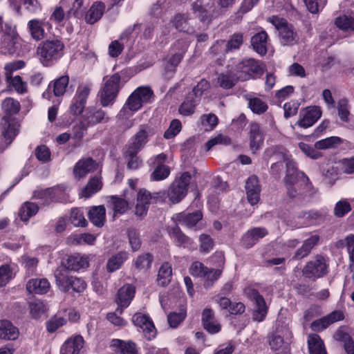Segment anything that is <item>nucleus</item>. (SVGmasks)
Returning <instances> with one entry per match:
<instances>
[{"mask_svg": "<svg viewBox=\"0 0 354 354\" xmlns=\"http://www.w3.org/2000/svg\"><path fill=\"white\" fill-rule=\"evenodd\" d=\"M64 44L58 39L41 41L37 48L40 63L46 67L53 66L64 55Z\"/></svg>", "mask_w": 354, "mask_h": 354, "instance_id": "nucleus-1", "label": "nucleus"}, {"mask_svg": "<svg viewBox=\"0 0 354 354\" xmlns=\"http://www.w3.org/2000/svg\"><path fill=\"white\" fill-rule=\"evenodd\" d=\"M152 95L153 91L149 87L137 88L128 97L117 118L120 120L129 118L133 113L138 111L144 103L149 102Z\"/></svg>", "mask_w": 354, "mask_h": 354, "instance_id": "nucleus-2", "label": "nucleus"}, {"mask_svg": "<svg viewBox=\"0 0 354 354\" xmlns=\"http://www.w3.org/2000/svg\"><path fill=\"white\" fill-rule=\"evenodd\" d=\"M104 84L98 93V97L102 106L112 105L118 95L121 88V77L116 73L111 76L104 77Z\"/></svg>", "mask_w": 354, "mask_h": 354, "instance_id": "nucleus-3", "label": "nucleus"}, {"mask_svg": "<svg viewBox=\"0 0 354 354\" xmlns=\"http://www.w3.org/2000/svg\"><path fill=\"white\" fill-rule=\"evenodd\" d=\"M268 21L278 30L279 42L281 45L292 46L298 44L300 39L298 32L285 19L272 16L269 17Z\"/></svg>", "mask_w": 354, "mask_h": 354, "instance_id": "nucleus-4", "label": "nucleus"}, {"mask_svg": "<svg viewBox=\"0 0 354 354\" xmlns=\"http://www.w3.org/2000/svg\"><path fill=\"white\" fill-rule=\"evenodd\" d=\"M291 337L292 333L289 328H277L268 337L269 345L275 354H288Z\"/></svg>", "mask_w": 354, "mask_h": 354, "instance_id": "nucleus-5", "label": "nucleus"}, {"mask_svg": "<svg viewBox=\"0 0 354 354\" xmlns=\"http://www.w3.org/2000/svg\"><path fill=\"white\" fill-rule=\"evenodd\" d=\"M192 179L189 172H183L171 184L168 198L174 203H179L187 194V187Z\"/></svg>", "mask_w": 354, "mask_h": 354, "instance_id": "nucleus-6", "label": "nucleus"}, {"mask_svg": "<svg viewBox=\"0 0 354 354\" xmlns=\"http://www.w3.org/2000/svg\"><path fill=\"white\" fill-rule=\"evenodd\" d=\"M192 8L195 16L205 24L206 27L217 15L212 0H196L192 3Z\"/></svg>", "mask_w": 354, "mask_h": 354, "instance_id": "nucleus-7", "label": "nucleus"}, {"mask_svg": "<svg viewBox=\"0 0 354 354\" xmlns=\"http://www.w3.org/2000/svg\"><path fill=\"white\" fill-rule=\"evenodd\" d=\"M1 136H0V152H2L13 141L19 131V124L10 120L7 116L1 122Z\"/></svg>", "mask_w": 354, "mask_h": 354, "instance_id": "nucleus-8", "label": "nucleus"}, {"mask_svg": "<svg viewBox=\"0 0 354 354\" xmlns=\"http://www.w3.org/2000/svg\"><path fill=\"white\" fill-rule=\"evenodd\" d=\"M303 274L309 279H315L322 277L328 272V266L325 258L319 254L308 261L302 270Z\"/></svg>", "mask_w": 354, "mask_h": 354, "instance_id": "nucleus-9", "label": "nucleus"}, {"mask_svg": "<svg viewBox=\"0 0 354 354\" xmlns=\"http://www.w3.org/2000/svg\"><path fill=\"white\" fill-rule=\"evenodd\" d=\"M263 71L258 61L249 58L243 59L238 64L236 73L239 80L245 81L254 78L255 75H261Z\"/></svg>", "mask_w": 354, "mask_h": 354, "instance_id": "nucleus-10", "label": "nucleus"}, {"mask_svg": "<svg viewBox=\"0 0 354 354\" xmlns=\"http://www.w3.org/2000/svg\"><path fill=\"white\" fill-rule=\"evenodd\" d=\"M246 294L248 297L255 304V309L252 313L253 320L262 322L268 313V307L263 297L255 289H249Z\"/></svg>", "mask_w": 354, "mask_h": 354, "instance_id": "nucleus-11", "label": "nucleus"}, {"mask_svg": "<svg viewBox=\"0 0 354 354\" xmlns=\"http://www.w3.org/2000/svg\"><path fill=\"white\" fill-rule=\"evenodd\" d=\"M153 134V129L147 125H142L139 131L129 140L127 147L140 151Z\"/></svg>", "mask_w": 354, "mask_h": 354, "instance_id": "nucleus-12", "label": "nucleus"}, {"mask_svg": "<svg viewBox=\"0 0 354 354\" xmlns=\"http://www.w3.org/2000/svg\"><path fill=\"white\" fill-rule=\"evenodd\" d=\"M132 322L135 326L142 329L144 335L148 340L156 337V329L149 316L137 313L133 316Z\"/></svg>", "mask_w": 354, "mask_h": 354, "instance_id": "nucleus-13", "label": "nucleus"}, {"mask_svg": "<svg viewBox=\"0 0 354 354\" xmlns=\"http://www.w3.org/2000/svg\"><path fill=\"white\" fill-rule=\"evenodd\" d=\"M68 84L69 77L66 75L50 82L48 88L42 94L43 97L50 100L52 97L51 91H53V95L56 97L63 96L66 93Z\"/></svg>", "mask_w": 354, "mask_h": 354, "instance_id": "nucleus-14", "label": "nucleus"}, {"mask_svg": "<svg viewBox=\"0 0 354 354\" xmlns=\"http://www.w3.org/2000/svg\"><path fill=\"white\" fill-rule=\"evenodd\" d=\"M90 93L88 86H80L70 106V111L73 115H80L83 112L86 100Z\"/></svg>", "mask_w": 354, "mask_h": 354, "instance_id": "nucleus-15", "label": "nucleus"}, {"mask_svg": "<svg viewBox=\"0 0 354 354\" xmlns=\"http://www.w3.org/2000/svg\"><path fill=\"white\" fill-rule=\"evenodd\" d=\"M344 313L340 310H335L321 319L312 322L310 328L313 330L319 332L326 329L330 324L344 319Z\"/></svg>", "mask_w": 354, "mask_h": 354, "instance_id": "nucleus-16", "label": "nucleus"}, {"mask_svg": "<svg viewBox=\"0 0 354 354\" xmlns=\"http://www.w3.org/2000/svg\"><path fill=\"white\" fill-rule=\"evenodd\" d=\"M321 115L322 111L319 107H308L300 112L301 118L297 122V124L304 128L310 127L317 121Z\"/></svg>", "mask_w": 354, "mask_h": 354, "instance_id": "nucleus-17", "label": "nucleus"}, {"mask_svg": "<svg viewBox=\"0 0 354 354\" xmlns=\"http://www.w3.org/2000/svg\"><path fill=\"white\" fill-rule=\"evenodd\" d=\"M268 234V232L265 227H253L247 231L243 236L242 245L245 248H250Z\"/></svg>", "mask_w": 354, "mask_h": 354, "instance_id": "nucleus-18", "label": "nucleus"}, {"mask_svg": "<svg viewBox=\"0 0 354 354\" xmlns=\"http://www.w3.org/2000/svg\"><path fill=\"white\" fill-rule=\"evenodd\" d=\"M135 290L131 285L127 284L120 288L118 292L117 303L118 308L116 312L121 314L123 308H127L134 297Z\"/></svg>", "mask_w": 354, "mask_h": 354, "instance_id": "nucleus-19", "label": "nucleus"}, {"mask_svg": "<svg viewBox=\"0 0 354 354\" xmlns=\"http://www.w3.org/2000/svg\"><path fill=\"white\" fill-rule=\"evenodd\" d=\"M97 163L91 158H82L75 165L73 172L75 177L80 179L88 173L97 170Z\"/></svg>", "mask_w": 354, "mask_h": 354, "instance_id": "nucleus-20", "label": "nucleus"}, {"mask_svg": "<svg viewBox=\"0 0 354 354\" xmlns=\"http://www.w3.org/2000/svg\"><path fill=\"white\" fill-rule=\"evenodd\" d=\"M84 344V341L81 335L70 337L62 344L60 354H80Z\"/></svg>", "mask_w": 354, "mask_h": 354, "instance_id": "nucleus-21", "label": "nucleus"}, {"mask_svg": "<svg viewBox=\"0 0 354 354\" xmlns=\"http://www.w3.org/2000/svg\"><path fill=\"white\" fill-rule=\"evenodd\" d=\"M245 190L248 202L252 205L257 204L259 201L261 189L256 176L248 178L245 183Z\"/></svg>", "mask_w": 354, "mask_h": 354, "instance_id": "nucleus-22", "label": "nucleus"}, {"mask_svg": "<svg viewBox=\"0 0 354 354\" xmlns=\"http://www.w3.org/2000/svg\"><path fill=\"white\" fill-rule=\"evenodd\" d=\"M268 36L265 30L256 33L251 38L253 49L259 55H265L268 51Z\"/></svg>", "mask_w": 354, "mask_h": 354, "instance_id": "nucleus-23", "label": "nucleus"}, {"mask_svg": "<svg viewBox=\"0 0 354 354\" xmlns=\"http://www.w3.org/2000/svg\"><path fill=\"white\" fill-rule=\"evenodd\" d=\"M50 285L46 279H32L26 283V290L31 294H46Z\"/></svg>", "mask_w": 354, "mask_h": 354, "instance_id": "nucleus-24", "label": "nucleus"}, {"mask_svg": "<svg viewBox=\"0 0 354 354\" xmlns=\"http://www.w3.org/2000/svg\"><path fill=\"white\" fill-rule=\"evenodd\" d=\"M19 335L17 327L8 320H0V339L4 340H15Z\"/></svg>", "mask_w": 354, "mask_h": 354, "instance_id": "nucleus-25", "label": "nucleus"}, {"mask_svg": "<svg viewBox=\"0 0 354 354\" xmlns=\"http://www.w3.org/2000/svg\"><path fill=\"white\" fill-rule=\"evenodd\" d=\"M202 322L204 328L209 333L214 334L220 331L221 325L215 320L212 309L205 308L202 313Z\"/></svg>", "mask_w": 354, "mask_h": 354, "instance_id": "nucleus-26", "label": "nucleus"}, {"mask_svg": "<svg viewBox=\"0 0 354 354\" xmlns=\"http://www.w3.org/2000/svg\"><path fill=\"white\" fill-rule=\"evenodd\" d=\"M84 120L87 126H93L100 122H107L109 118L106 113L102 109H88L84 115Z\"/></svg>", "mask_w": 354, "mask_h": 354, "instance_id": "nucleus-27", "label": "nucleus"}, {"mask_svg": "<svg viewBox=\"0 0 354 354\" xmlns=\"http://www.w3.org/2000/svg\"><path fill=\"white\" fill-rule=\"evenodd\" d=\"M250 147L253 153H255L263 144V135L260 127L257 123L250 124Z\"/></svg>", "mask_w": 354, "mask_h": 354, "instance_id": "nucleus-28", "label": "nucleus"}, {"mask_svg": "<svg viewBox=\"0 0 354 354\" xmlns=\"http://www.w3.org/2000/svg\"><path fill=\"white\" fill-rule=\"evenodd\" d=\"M320 237L317 234L312 235L306 239L302 245L296 251L293 256L294 259H301L307 257L312 249L318 243Z\"/></svg>", "mask_w": 354, "mask_h": 354, "instance_id": "nucleus-29", "label": "nucleus"}, {"mask_svg": "<svg viewBox=\"0 0 354 354\" xmlns=\"http://www.w3.org/2000/svg\"><path fill=\"white\" fill-rule=\"evenodd\" d=\"M189 17L187 14H176L172 19L174 27L180 32L188 34H194V28L189 24Z\"/></svg>", "mask_w": 354, "mask_h": 354, "instance_id": "nucleus-30", "label": "nucleus"}, {"mask_svg": "<svg viewBox=\"0 0 354 354\" xmlns=\"http://www.w3.org/2000/svg\"><path fill=\"white\" fill-rule=\"evenodd\" d=\"M105 214L106 209L104 205L93 206L89 209L88 217L95 226L101 227L105 222Z\"/></svg>", "mask_w": 354, "mask_h": 354, "instance_id": "nucleus-31", "label": "nucleus"}, {"mask_svg": "<svg viewBox=\"0 0 354 354\" xmlns=\"http://www.w3.org/2000/svg\"><path fill=\"white\" fill-rule=\"evenodd\" d=\"M88 265V258L86 255L75 254L67 259V268L71 270L78 271L80 269L87 268Z\"/></svg>", "mask_w": 354, "mask_h": 354, "instance_id": "nucleus-32", "label": "nucleus"}, {"mask_svg": "<svg viewBox=\"0 0 354 354\" xmlns=\"http://www.w3.org/2000/svg\"><path fill=\"white\" fill-rule=\"evenodd\" d=\"M295 218L301 220V222L295 226L299 227L304 225H311L322 218V214L317 210H310L308 212H299Z\"/></svg>", "mask_w": 354, "mask_h": 354, "instance_id": "nucleus-33", "label": "nucleus"}, {"mask_svg": "<svg viewBox=\"0 0 354 354\" xmlns=\"http://www.w3.org/2000/svg\"><path fill=\"white\" fill-rule=\"evenodd\" d=\"M44 26V21L39 19H33L28 22V28L33 39L40 41L45 37Z\"/></svg>", "mask_w": 354, "mask_h": 354, "instance_id": "nucleus-34", "label": "nucleus"}, {"mask_svg": "<svg viewBox=\"0 0 354 354\" xmlns=\"http://www.w3.org/2000/svg\"><path fill=\"white\" fill-rule=\"evenodd\" d=\"M111 346L115 348V351L121 354H138L135 343L129 341L124 342L120 339H113Z\"/></svg>", "mask_w": 354, "mask_h": 354, "instance_id": "nucleus-35", "label": "nucleus"}, {"mask_svg": "<svg viewBox=\"0 0 354 354\" xmlns=\"http://www.w3.org/2000/svg\"><path fill=\"white\" fill-rule=\"evenodd\" d=\"M105 6L101 2L94 3L85 16L86 23L93 24L102 17Z\"/></svg>", "mask_w": 354, "mask_h": 354, "instance_id": "nucleus-36", "label": "nucleus"}, {"mask_svg": "<svg viewBox=\"0 0 354 354\" xmlns=\"http://www.w3.org/2000/svg\"><path fill=\"white\" fill-rule=\"evenodd\" d=\"M308 346L310 354H326L324 342L317 334L308 336Z\"/></svg>", "mask_w": 354, "mask_h": 354, "instance_id": "nucleus-37", "label": "nucleus"}, {"mask_svg": "<svg viewBox=\"0 0 354 354\" xmlns=\"http://www.w3.org/2000/svg\"><path fill=\"white\" fill-rule=\"evenodd\" d=\"M139 151L127 148L124 157L127 160V168L129 170H136L142 165V160L138 156Z\"/></svg>", "mask_w": 354, "mask_h": 354, "instance_id": "nucleus-38", "label": "nucleus"}, {"mask_svg": "<svg viewBox=\"0 0 354 354\" xmlns=\"http://www.w3.org/2000/svg\"><path fill=\"white\" fill-rule=\"evenodd\" d=\"M202 218V214L200 211H196L192 213H180L177 216V220L181 225L187 227H192Z\"/></svg>", "mask_w": 354, "mask_h": 354, "instance_id": "nucleus-39", "label": "nucleus"}, {"mask_svg": "<svg viewBox=\"0 0 354 354\" xmlns=\"http://www.w3.org/2000/svg\"><path fill=\"white\" fill-rule=\"evenodd\" d=\"M238 75L232 72L223 73L218 75L217 77V84L224 89H230L235 86L238 82Z\"/></svg>", "mask_w": 354, "mask_h": 354, "instance_id": "nucleus-40", "label": "nucleus"}, {"mask_svg": "<svg viewBox=\"0 0 354 354\" xmlns=\"http://www.w3.org/2000/svg\"><path fill=\"white\" fill-rule=\"evenodd\" d=\"M102 187L101 178L99 176L91 178L85 187L82 189L81 196L84 198H89L93 194L99 192Z\"/></svg>", "mask_w": 354, "mask_h": 354, "instance_id": "nucleus-41", "label": "nucleus"}, {"mask_svg": "<svg viewBox=\"0 0 354 354\" xmlns=\"http://www.w3.org/2000/svg\"><path fill=\"white\" fill-rule=\"evenodd\" d=\"M199 102V100L195 99L193 96L189 95L180 105L178 108L179 113L183 116L193 115L195 112V108Z\"/></svg>", "mask_w": 354, "mask_h": 354, "instance_id": "nucleus-42", "label": "nucleus"}, {"mask_svg": "<svg viewBox=\"0 0 354 354\" xmlns=\"http://www.w3.org/2000/svg\"><path fill=\"white\" fill-rule=\"evenodd\" d=\"M128 254L126 252H119L112 256L107 261L106 269L109 272L118 270L124 261L127 259Z\"/></svg>", "mask_w": 354, "mask_h": 354, "instance_id": "nucleus-43", "label": "nucleus"}, {"mask_svg": "<svg viewBox=\"0 0 354 354\" xmlns=\"http://www.w3.org/2000/svg\"><path fill=\"white\" fill-rule=\"evenodd\" d=\"M39 207L36 203L25 202L19 209V216L23 221H28L30 217L37 213Z\"/></svg>", "mask_w": 354, "mask_h": 354, "instance_id": "nucleus-44", "label": "nucleus"}, {"mask_svg": "<svg viewBox=\"0 0 354 354\" xmlns=\"http://www.w3.org/2000/svg\"><path fill=\"white\" fill-rule=\"evenodd\" d=\"M169 234L177 246L185 248L192 243L191 239L184 234L177 226L170 230Z\"/></svg>", "mask_w": 354, "mask_h": 354, "instance_id": "nucleus-45", "label": "nucleus"}, {"mask_svg": "<svg viewBox=\"0 0 354 354\" xmlns=\"http://www.w3.org/2000/svg\"><path fill=\"white\" fill-rule=\"evenodd\" d=\"M172 273L171 266L169 263H164L160 268L157 281L161 286H166L171 281Z\"/></svg>", "mask_w": 354, "mask_h": 354, "instance_id": "nucleus-46", "label": "nucleus"}, {"mask_svg": "<svg viewBox=\"0 0 354 354\" xmlns=\"http://www.w3.org/2000/svg\"><path fill=\"white\" fill-rule=\"evenodd\" d=\"M169 174L170 168L169 166L163 164H158L151 173L150 179L153 181H160L166 179Z\"/></svg>", "mask_w": 354, "mask_h": 354, "instance_id": "nucleus-47", "label": "nucleus"}, {"mask_svg": "<svg viewBox=\"0 0 354 354\" xmlns=\"http://www.w3.org/2000/svg\"><path fill=\"white\" fill-rule=\"evenodd\" d=\"M3 111L9 115L17 113L20 110L19 102L13 98H6L1 104Z\"/></svg>", "mask_w": 354, "mask_h": 354, "instance_id": "nucleus-48", "label": "nucleus"}, {"mask_svg": "<svg viewBox=\"0 0 354 354\" xmlns=\"http://www.w3.org/2000/svg\"><path fill=\"white\" fill-rule=\"evenodd\" d=\"M338 115L341 120L345 122L349 121L350 106L348 100L346 98L340 99L337 105Z\"/></svg>", "mask_w": 354, "mask_h": 354, "instance_id": "nucleus-49", "label": "nucleus"}, {"mask_svg": "<svg viewBox=\"0 0 354 354\" xmlns=\"http://www.w3.org/2000/svg\"><path fill=\"white\" fill-rule=\"evenodd\" d=\"M244 41V35L241 32H235L230 37L226 45V51H233L240 48Z\"/></svg>", "mask_w": 354, "mask_h": 354, "instance_id": "nucleus-50", "label": "nucleus"}, {"mask_svg": "<svg viewBox=\"0 0 354 354\" xmlns=\"http://www.w3.org/2000/svg\"><path fill=\"white\" fill-rule=\"evenodd\" d=\"M70 221L75 227H86L88 224L82 211L79 208H74L71 210Z\"/></svg>", "mask_w": 354, "mask_h": 354, "instance_id": "nucleus-51", "label": "nucleus"}, {"mask_svg": "<svg viewBox=\"0 0 354 354\" xmlns=\"http://www.w3.org/2000/svg\"><path fill=\"white\" fill-rule=\"evenodd\" d=\"M110 202L115 213L123 214L129 207L127 201L116 196H110Z\"/></svg>", "mask_w": 354, "mask_h": 354, "instance_id": "nucleus-52", "label": "nucleus"}, {"mask_svg": "<svg viewBox=\"0 0 354 354\" xmlns=\"http://www.w3.org/2000/svg\"><path fill=\"white\" fill-rule=\"evenodd\" d=\"M55 278L56 283L61 291L66 292L71 289L73 276L59 273L55 275Z\"/></svg>", "mask_w": 354, "mask_h": 354, "instance_id": "nucleus-53", "label": "nucleus"}, {"mask_svg": "<svg viewBox=\"0 0 354 354\" xmlns=\"http://www.w3.org/2000/svg\"><path fill=\"white\" fill-rule=\"evenodd\" d=\"M153 257L149 253L140 255L135 261V266L140 270H147L151 268Z\"/></svg>", "mask_w": 354, "mask_h": 354, "instance_id": "nucleus-54", "label": "nucleus"}, {"mask_svg": "<svg viewBox=\"0 0 354 354\" xmlns=\"http://www.w3.org/2000/svg\"><path fill=\"white\" fill-rule=\"evenodd\" d=\"M335 24L343 30H354V19L351 17L339 16L335 19Z\"/></svg>", "mask_w": 354, "mask_h": 354, "instance_id": "nucleus-55", "label": "nucleus"}, {"mask_svg": "<svg viewBox=\"0 0 354 354\" xmlns=\"http://www.w3.org/2000/svg\"><path fill=\"white\" fill-rule=\"evenodd\" d=\"M221 273L222 270L220 269L207 268V272L202 277L205 279V287L209 288L212 286L214 282L220 277Z\"/></svg>", "mask_w": 354, "mask_h": 354, "instance_id": "nucleus-56", "label": "nucleus"}, {"mask_svg": "<svg viewBox=\"0 0 354 354\" xmlns=\"http://www.w3.org/2000/svg\"><path fill=\"white\" fill-rule=\"evenodd\" d=\"M30 313L35 319H38L44 314L46 308L43 301L35 300L29 304Z\"/></svg>", "mask_w": 354, "mask_h": 354, "instance_id": "nucleus-57", "label": "nucleus"}, {"mask_svg": "<svg viewBox=\"0 0 354 354\" xmlns=\"http://www.w3.org/2000/svg\"><path fill=\"white\" fill-rule=\"evenodd\" d=\"M186 310L183 308L178 313H171L167 316V320L171 328L177 327L186 317Z\"/></svg>", "mask_w": 354, "mask_h": 354, "instance_id": "nucleus-58", "label": "nucleus"}, {"mask_svg": "<svg viewBox=\"0 0 354 354\" xmlns=\"http://www.w3.org/2000/svg\"><path fill=\"white\" fill-rule=\"evenodd\" d=\"M53 192L54 189H50V188L36 191L34 193V198L41 200L44 205H49L55 201L53 197Z\"/></svg>", "mask_w": 354, "mask_h": 354, "instance_id": "nucleus-59", "label": "nucleus"}, {"mask_svg": "<svg viewBox=\"0 0 354 354\" xmlns=\"http://www.w3.org/2000/svg\"><path fill=\"white\" fill-rule=\"evenodd\" d=\"M209 82L205 79H202L199 82H198L197 85L193 88L192 92L189 95L193 96L195 99L199 100L200 101L204 92L209 89Z\"/></svg>", "mask_w": 354, "mask_h": 354, "instance_id": "nucleus-60", "label": "nucleus"}, {"mask_svg": "<svg viewBox=\"0 0 354 354\" xmlns=\"http://www.w3.org/2000/svg\"><path fill=\"white\" fill-rule=\"evenodd\" d=\"M230 144L231 139L228 136L220 133L209 140L205 144V148L207 151H209L216 145H230Z\"/></svg>", "mask_w": 354, "mask_h": 354, "instance_id": "nucleus-61", "label": "nucleus"}, {"mask_svg": "<svg viewBox=\"0 0 354 354\" xmlns=\"http://www.w3.org/2000/svg\"><path fill=\"white\" fill-rule=\"evenodd\" d=\"M248 104L250 109L254 113L262 114L268 109L267 104L258 97L251 98L249 100Z\"/></svg>", "mask_w": 354, "mask_h": 354, "instance_id": "nucleus-62", "label": "nucleus"}, {"mask_svg": "<svg viewBox=\"0 0 354 354\" xmlns=\"http://www.w3.org/2000/svg\"><path fill=\"white\" fill-rule=\"evenodd\" d=\"M286 183L291 184L297 181L299 174L297 171L295 163L292 160H286Z\"/></svg>", "mask_w": 354, "mask_h": 354, "instance_id": "nucleus-63", "label": "nucleus"}, {"mask_svg": "<svg viewBox=\"0 0 354 354\" xmlns=\"http://www.w3.org/2000/svg\"><path fill=\"white\" fill-rule=\"evenodd\" d=\"M340 142L341 139L339 138L332 136L316 142L315 147L317 149H326L333 147Z\"/></svg>", "mask_w": 354, "mask_h": 354, "instance_id": "nucleus-64", "label": "nucleus"}]
</instances>
